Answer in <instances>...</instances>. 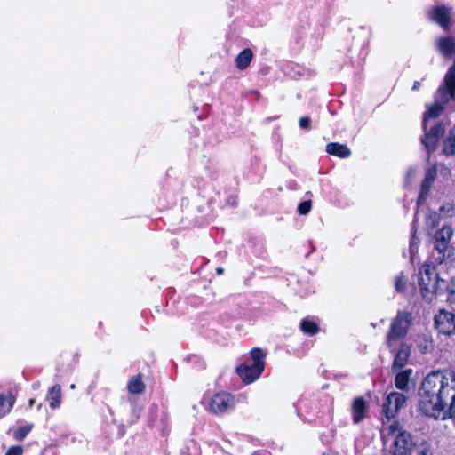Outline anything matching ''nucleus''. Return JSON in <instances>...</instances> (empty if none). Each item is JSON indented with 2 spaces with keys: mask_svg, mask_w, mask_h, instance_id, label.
I'll return each mask as SVG.
<instances>
[{
  "mask_svg": "<svg viewBox=\"0 0 455 455\" xmlns=\"http://www.w3.org/2000/svg\"><path fill=\"white\" fill-rule=\"evenodd\" d=\"M440 282L443 283L438 277L435 267L431 264H424L419 271V283L421 291L422 297L431 301L435 293L440 289Z\"/></svg>",
  "mask_w": 455,
  "mask_h": 455,
  "instance_id": "6",
  "label": "nucleus"
},
{
  "mask_svg": "<svg viewBox=\"0 0 455 455\" xmlns=\"http://www.w3.org/2000/svg\"><path fill=\"white\" fill-rule=\"evenodd\" d=\"M127 388L132 395L140 394L145 388V385L141 380L140 376L132 377L128 382Z\"/></svg>",
  "mask_w": 455,
  "mask_h": 455,
  "instance_id": "19",
  "label": "nucleus"
},
{
  "mask_svg": "<svg viewBox=\"0 0 455 455\" xmlns=\"http://www.w3.org/2000/svg\"><path fill=\"white\" fill-rule=\"evenodd\" d=\"M381 438L384 443L394 438V451H404L405 455H410V451L413 445L411 435L409 432L402 430L397 421L389 426L384 427L381 431Z\"/></svg>",
  "mask_w": 455,
  "mask_h": 455,
  "instance_id": "4",
  "label": "nucleus"
},
{
  "mask_svg": "<svg viewBox=\"0 0 455 455\" xmlns=\"http://www.w3.org/2000/svg\"><path fill=\"white\" fill-rule=\"evenodd\" d=\"M406 400H387L383 403V413L387 419H391L395 417L399 408L403 406Z\"/></svg>",
  "mask_w": 455,
  "mask_h": 455,
  "instance_id": "15",
  "label": "nucleus"
},
{
  "mask_svg": "<svg viewBox=\"0 0 455 455\" xmlns=\"http://www.w3.org/2000/svg\"><path fill=\"white\" fill-rule=\"evenodd\" d=\"M411 373V369H406L404 371L398 372L395 379L396 388L400 390H405L408 387Z\"/></svg>",
  "mask_w": 455,
  "mask_h": 455,
  "instance_id": "17",
  "label": "nucleus"
},
{
  "mask_svg": "<svg viewBox=\"0 0 455 455\" xmlns=\"http://www.w3.org/2000/svg\"><path fill=\"white\" fill-rule=\"evenodd\" d=\"M410 355L411 347L404 342H401L399 344V348L395 355V358L393 361V369H402L406 364Z\"/></svg>",
  "mask_w": 455,
  "mask_h": 455,
  "instance_id": "13",
  "label": "nucleus"
},
{
  "mask_svg": "<svg viewBox=\"0 0 455 455\" xmlns=\"http://www.w3.org/2000/svg\"><path fill=\"white\" fill-rule=\"evenodd\" d=\"M444 400H419V411L425 416L435 419H446L449 417L450 405Z\"/></svg>",
  "mask_w": 455,
  "mask_h": 455,
  "instance_id": "7",
  "label": "nucleus"
},
{
  "mask_svg": "<svg viewBox=\"0 0 455 455\" xmlns=\"http://www.w3.org/2000/svg\"><path fill=\"white\" fill-rule=\"evenodd\" d=\"M449 100L455 101V65L449 69L444 78V84L438 89L435 102L424 114L423 129L425 134L421 138V143L428 154L435 151L439 139L444 133V126L441 123L436 124L427 131L428 120L438 117L443 110L444 104Z\"/></svg>",
  "mask_w": 455,
  "mask_h": 455,
  "instance_id": "1",
  "label": "nucleus"
},
{
  "mask_svg": "<svg viewBox=\"0 0 455 455\" xmlns=\"http://www.w3.org/2000/svg\"><path fill=\"white\" fill-rule=\"evenodd\" d=\"M419 86H420V82L415 81L411 89H412V91H417V90H419Z\"/></svg>",
  "mask_w": 455,
  "mask_h": 455,
  "instance_id": "39",
  "label": "nucleus"
},
{
  "mask_svg": "<svg viewBox=\"0 0 455 455\" xmlns=\"http://www.w3.org/2000/svg\"><path fill=\"white\" fill-rule=\"evenodd\" d=\"M447 209V212L450 216H453L455 215V208L451 205V204H447V205H443L440 208V211L441 212H443Z\"/></svg>",
  "mask_w": 455,
  "mask_h": 455,
  "instance_id": "35",
  "label": "nucleus"
},
{
  "mask_svg": "<svg viewBox=\"0 0 455 455\" xmlns=\"http://www.w3.org/2000/svg\"><path fill=\"white\" fill-rule=\"evenodd\" d=\"M200 404L212 414L224 413L235 408V400H201Z\"/></svg>",
  "mask_w": 455,
  "mask_h": 455,
  "instance_id": "11",
  "label": "nucleus"
},
{
  "mask_svg": "<svg viewBox=\"0 0 455 455\" xmlns=\"http://www.w3.org/2000/svg\"><path fill=\"white\" fill-rule=\"evenodd\" d=\"M435 326L439 333L451 336L455 333V314L442 309L435 316Z\"/></svg>",
  "mask_w": 455,
  "mask_h": 455,
  "instance_id": "9",
  "label": "nucleus"
},
{
  "mask_svg": "<svg viewBox=\"0 0 455 455\" xmlns=\"http://www.w3.org/2000/svg\"><path fill=\"white\" fill-rule=\"evenodd\" d=\"M326 152L330 155L340 157L347 158L351 155L350 149L344 144H339L337 142H330L326 145Z\"/></svg>",
  "mask_w": 455,
  "mask_h": 455,
  "instance_id": "16",
  "label": "nucleus"
},
{
  "mask_svg": "<svg viewBox=\"0 0 455 455\" xmlns=\"http://www.w3.org/2000/svg\"><path fill=\"white\" fill-rule=\"evenodd\" d=\"M436 175H437L436 167H435V166L430 167L426 171L424 180L434 183V181L436 179Z\"/></svg>",
  "mask_w": 455,
  "mask_h": 455,
  "instance_id": "28",
  "label": "nucleus"
},
{
  "mask_svg": "<svg viewBox=\"0 0 455 455\" xmlns=\"http://www.w3.org/2000/svg\"><path fill=\"white\" fill-rule=\"evenodd\" d=\"M406 286L407 278L405 275L402 272L395 277V288L397 292L403 293L406 290Z\"/></svg>",
  "mask_w": 455,
  "mask_h": 455,
  "instance_id": "22",
  "label": "nucleus"
},
{
  "mask_svg": "<svg viewBox=\"0 0 455 455\" xmlns=\"http://www.w3.org/2000/svg\"><path fill=\"white\" fill-rule=\"evenodd\" d=\"M14 400H0V418L8 413L13 406Z\"/></svg>",
  "mask_w": 455,
  "mask_h": 455,
  "instance_id": "26",
  "label": "nucleus"
},
{
  "mask_svg": "<svg viewBox=\"0 0 455 455\" xmlns=\"http://www.w3.org/2000/svg\"><path fill=\"white\" fill-rule=\"evenodd\" d=\"M419 395L425 398H455V375L449 379L442 371H434L423 379Z\"/></svg>",
  "mask_w": 455,
  "mask_h": 455,
  "instance_id": "2",
  "label": "nucleus"
},
{
  "mask_svg": "<svg viewBox=\"0 0 455 455\" xmlns=\"http://www.w3.org/2000/svg\"><path fill=\"white\" fill-rule=\"evenodd\" d=\"M4 455H23V448L20 445L11 446Z\"/></svg>",
  "mask_w": 455,
  "mask_h": 455,
  "instance_id": "29",
  "label": "nucleus"
},
{
  "mask_svg": "<svg viewBox=\"0 0 455 455\" xmlns=\"http://www.w3.org/2000/svg\"><path fill=\"white\" fill-rule=\"evenodd\" d=\"M312 203L310 200H306L300 203L298 206V212L301 215L307 214L311 210Z\"/></svg>",
  "mask_w": 455,
  "mask_h": 455,
  "instance_id": "27",
  "label": "nucleus"
},
{
  "mask_svg": "<svg viewBox=\"0 0 455 455\" xmlns=\"http://www.w3.org/2000/svg\"><path fill=\"white\" fill-rule=\"evenodd\" d=\"M432 185H433L432 182H428L426 180L422 181L421 188H420V193L419 196V203H422L427 199L428 192H429Z\"/></svg>",
  "mask_w": 455,
  "mask_h": 455,
  "instance_id": "24",
  "label": "nucleus"
},
{
  "mask_svg": "<svg viewBox=\"0 0 455 455\" xmlns=\"http://www.w3.org/2000/svg\"><path fill=\"white\" fill-rule=\"evenodd\" d=\"M443 153L447 156L455 154V126L450 131L443 143Z\"/></svg>",
  "mask_w": 455,
  "mask_h": 455,
  "instance_id": "20",
  "label": "nucleus"
},
{
  "mask_svg": "<svg viewBox=\"0 0 455 455\" xmlns=\"http://www.w3.org/2000/svg\"><path fill=\"white\" fill-rule=\"evenodd\" d=\"M299 122L301 129L308 130L311 128V119L308 116L300 117Z\"/></svg>",
  "mask_w": 455,
  "mask_h": 455,
  "instance_id": "31",
  "label": "nucleus"
},
{
  "mask_svg": "<svg viewBox=\"0 0 455 455\" xmlns=\"http://www.w3.org/2000/svg\"><path fill=\"white\" fill-rule=\"evenodd\" d=\"M252 52L251 49L243 50L235 59L236 67L239 69H245L252 60Z\"/></svg>",
  "mask_w": 455,
  "mask_h": 455,
  "instance_id": "18",
  "label": "nucleus"
},
{
  "mask_svg": "<svg viewBox=\"0 0 455 455\" xmlns=\"http://www.w3.org/2000/svg\"><path fill=\"white\" fill-rule=\"evenodd\" d=\"M435 46L444 58L455 56V39L452 36L439 37L435 42Z\"/></svg>",
  "mask_w": 455,
  "mask_h": 455,
  "instance_id": "12",
  "label": "nucleus"
},
{
  "mask_svg": "<svg viewBox=\"0 0 455 455\" xmlns=\"http://www.w3.org/2000/svg\"><path fill=\"white\" fill-rule=\"evenodd\" d=\"M452 235L453 230L451 227L446 225L439 229L434 236V249L438 254L436 260L439 263H442L445 258Z\"/></svg>",
  "mask_w": 455,
  "mask_h": 455,
  "instance_id": "8",
  "label": "nucleus"
},
{
  "mask_svg": "<svg viewBox=\"0 0 455 455\" xmlns=\"http://www.w3.org/2000/svg\"><path fill=\"white\" fill-rule=\"evenodd\" d=\"M450 266L451 268L455 269V257L450 260Z\"/></svg>",
  "mask_w": 455,
  "mask_h": 455,
  "instance_id": "41",
  "label": "nucleus"
},
{
  "mask_svg": "<svg viewBox=\"0 0 455 455\" xmlns=\"http://www.w3.org/2000/svg\"><path fill=\"white\" fill-rule=\"evenodd\" d=\"M60 403H61V400H52L49 405H50L51 409L56 410L58 408H60Z\"/></svg>",
  "mask_w": 455,
  "mask_h": 455,
  "instance_id": "36",
  "label": "nucleus"
},
{
  "mask_svg": "<svg viewBox=\"0 0 455 455\" xmlns=\"http://www.w3.org/2000/svg\"><path fill=\"white\" fill-rule=\"evenodd\" d=\"M387 398L388 399H391V398H405L403 395L401 394H396L395 392H391L387 396Z\"/></svg>",
  "mask_w": 455,
  "mask_h": 455,
  "instance_id": "37",
  "label": "nucleus"
},
{
  "mask_svg": "<svg viewBox=\"0 0 455 455\" xmlns=\"http://www.w3.org/2000/svg\"><path fill=\"white\" fill-rule=\"evenodd\" d=\"M61 388L60 385L53 386L49 391V398H60Z\"/></svg>",
  "mask_w": 455,
  "mask_h": 455,
  "instance_id": "30",
  "label": "nucleus"
},
{
  "mask_svg": "<svg viewBox=\"0 0 455 455\" xmlns=\"http://www.w3.org/2000/svg\"><path fill=\"white\" fill-rule=\"evenodd\" d=\"M32 427L31 426H23V427H19L15 432H14V438L17 440V441H22L25 439V437L29 434V432L31 431Z\"/></svg>",
  "mask_w": 455,
  "mask_h": 455,
  "instance_id": "25",
  "label": "nucleus"
},
{
  "mask_svg": "<svg viewBox=\"0 0 455 455\" xmlns=\"http://www.w3.org/2000/svg\"><path fill=\"white\" fill-rule=\"evenodd\" d=\"M42 407H43V403H40L37 405V408H38V409H41Z\"/></svg>",
  "mask_w": 455,
  "mask_h": 455,
  "instance_id": "43",
  "label": "nucleus"
},
{
  "mask_svg": "<svg viewBox=\"0 0 455 455\" xmlns=\"http://www.w3.org/2000/svg\"><path fill=\"white\" fill-rule=\"evenodd\" d=\"M300 329L304 333L311 336L316 334L319 331V328L315 322L306 319L301 321Z\"/></svg>",
  "mask_w": 455,
  "mask_h": 455,
  "instance_id": "21",
  "label": "nucleus"
},
{
  "mask_svg": "<svg viewBox=\"0 0 455 455\" xmlns=\"http://www.w3.org/2000/svg\"><path fill=\"white\" fill-rule=\"evenodd\" d=\"M367 417V404L365 400H354L352 404V419L355 424H358Z\"/></svg>",
  "mask_w": 455,
  "mask_h": 455,
  "instance_id": "14",
  "label": "nucleus"
},
{
  "mask_svg": "<svg viewBox=\"0 0 455 455\" xmlns=\"http://www.w3.org/2000/svg\"><path fill=\"white\" fill-rule=\"evenodd\" d=\"M419 240L416 237L415 234L412 235L411 241L410 243V252L411 256L416 252Z\"/></svg>",
  "mask_w": 455,
  "mask_h": 455,
  "instance_id": "32",
  "label": "nucleus"
},
{
  "mask_svg": "<svg viewBox=\"0 0 455 455\" xmlns=\"http://www.w3.org/2000/svg\"><path fill=\"white\" fill-rule=\"evenodd\" d=\"M34 403H35V400L30 399V400H29V403H28V406H29V408H31V407L34 405Z\"/></svg>",
  "mask_w": 455,
  "mask_h": 455,
  "instance_id": "42",
  "label": "nucleus"
},
{
  "mask_svg": "<svg viewBox=\"0 0 455 455\" xmlns=\"http://www.w3.org/2000/svg\"><path fill=\"white\" fill-rule=\"evenodd\" d=\"M449 419H452L455 424V400H451L450 403Z\"/></svg>",
  "mask_w": 455,
  "mask_h": 455,
  "instance_id": "34",
  "label": "nucleus"
},
{
  "mask_svg": "<svg viewBox=\"0 0 455 455\" xmlns=\"http://www.w3.org/2000/svg\"><path fill=\"white\" fill-rule=\"evenodd\" d=\"M417 455H432V451L428 445L423 444L419 447L417 451Z\"/></svg>",
  "mask_w": 455,
  "mask_h": 455,
  "instance_id": "33",
  "label": "nucleus"
},
{
  "mask_svg": "<svg viewBox=\"0 0 455 455\" xmlns=\"http://www.w3.org/2000/svg\"><path fill=\"white\" fill-rule=\"evenodd\" d=\"M430 20L435 22L443 29L451 27V9L445 6H435L427 12Z\"/></svg>",
  "mask_w": 455,
  "mask_h": 455,
  "instance_id": "10",
  "label": "nucleus"
},
{
  "mask_svg": "<svg viewBox=\"0 0 455 455\" xmlns=\"http://www.w3.org/2000/svg\"><path fill=\"white\" fill-rule=\"evenodd\" d=\"M266 356L265 351L254 347L250 352V357L235 367V372L244 384H251L261 376L265 369Z\"/></svg>",
  "mask_w": 455,
  "mask_h": 455,
  "instance_id": "3",
  "label": "nucleus"
},
{
  "mask_svg": "<svg viewBox=\"0 0 455 455\" xmlns=\"http://www.w3.org/2000/svg\"><path fill=\"white\" fill-rule=\"evenodd\" d=\"M432 185H433L432 182H428L426 180L422 181L421 188H420V193L419 196V203H422L427 199L428 192H429Z\"/></svg>",
  "mask_w": 455,
  "mask_h": 455,
  "instance_id": "23",
  "label": "nucleus"
},
{
  "mask_svg": "<svg viewBox=\"0 0 455 455\" xmlns=\"http://www.w3.org/2000/svg\"><path fill=\"white\" fill-rule=\"evenodd\" d=\"M216 272L218 275H222L224 273V268L223 267H217L216 268Z\"/></svg>",
  "mask_w": 455,
  "mask_h": 455,
  "instance_id": "40",
  "label": "nucleus"
},
{
  "mask_svg": "<svg viewBox=\"0 0 455 455\" xmlns=\"http://www.w3.org/2000/svg\"><path fill=\"white\" fill-rule=\"evenodd\" d=\"M411 321V315L404 311L398 312L392 320L386 337V345L392 353H395L397 343L407 335Z\"/></svg>",
  "mask_w": 455,
  "mask_h": 455,
  "instance_id": "5",
  "label": "nucleus"
},
{
  "mask_svg": "<svg viewBox=\"0 0 455 455\" xmlns=\"http://www.w3.org/2000/svg\"><path fill=\"white\" fill-rule=\"evenodd\" d=\"M415 175V171L411 169L407 172V180L412 178Z\"/></svg>",
  "mask_w": 455,
  "mask_h": 455,
  "instance_id": "38",
  "label": "nucleus"
}]
</instances>
